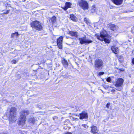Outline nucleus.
<instances>
[{"label":"nucleus","mask_w":134,"mask_h":134,"mask_svg":"<svg viewBox=\"0 0 134 134\" xmlns=\"http://www.w3.org/2000/svg\"><path fill=\"white\" fill-rule=\"evenodd\" d=\"M132 62L133 64H134V58H133L132 60Z\"/></svg>","instance_id":"f704fd0d"},{"label":"nucleus","mask_w":134,"mask_h":134,"mask_svg":"<svg viewBox=\"0 0 134 134\" xmlns=\"http://www.w3.org/2000/svg\"><path fill=\"white\" fill-rule=\"evenodd\" d=\"M35 120L34 118H30L28 120L29 123L31 125L34 124L35 122Z\"/></svg>","instance_id":"a211bd4d"},{"label":"nucleus","mask_w":134,"mask_h":134,"mask_svg":"<svg viewBox=\"0 0 134 134\" xmlns=\"http://www.w3.org/2000/svg\"><path fill=\"white\" fill-rule=\"evenodd\" d=\"M124 80L121 78H118L115 81V86L117 87H120L122 86L124 82Z\"/></svg>","instance_id":"6e6552de"},{"label":"nucleus","mask_w":134,"mask_h":134,"mask_svg":"<svg viewBox=\"0 0 134 134\" xmlns=\"http://www.w3.org/2000/svg\"><path fill=\"white\" fill-rule=\"evenodd\" d=\"M133 52L134 53V50H133Z\"/></svg>","instance_id":"a19ab883"},{"label":"nucleus","mask_w":134,"mask_h":134,"mask_svg":"<svg viewBox=\"0 0 134 134\" xmlns=\"http://www.w3.org/2000/svg\"><path fill=\"white\" fill-rule=\"evenodd\" d=\"M104 74V72H99V75H102Z\"/></svg>","instance_id":"c756f323"},{"label":"nucleus","mask_w":134,"mask_h":134,"mask_svg":"<svg viewBox=\"0 0 134 134\" xmlns=\"http://www.w3.org/2000/svg\"><path fill=\"white\" fill-rule=\"evenodd\" d=\"M111 50L115 54H117L118 53V48L116 47L112 46L111 47Z\"/></svg>","instance_id":"2eb2a0df"},{"label":"nucleus","mask_w":134,"mask_h":134,"mask_svg":"<svg viewBox=\"0 0 134 134\" xmlns=\"http://www.w3.org/2000/svg\"><path fill=\"white\" fill-rule=\"evenodd\" d=\"M103 62L100 59H97L94 62V68L96 70H99L102 68L103 65Z\"/></svg>","instance_id":"423d86ee"},{"label":"nucleus","mask_w":134,"mask_h":134,"mask_svg":"<svg viewBox=\"0 0 134 134\" xmlns=\"http://www.w3.org/2000/svg\"><path fill=\"white\" fill-rule=\"evenodd\" d=\"M69 34L72 36L77 37V32L70 31L69 32Z\"/></svg>","instance_id":"dca6fc26"},{"label":"nucleus","mask_w":134,"mask_h":134,"mask_svg":"<svg viewBox=\"0 0 134 134\" xmlns=\"http://www.w3.org/2000/svg\"><path fill=\"white\" fill-rule=\"evenodd\" d=\"M66 38H68V37H67V36H66Z\"/></svg>","instance_id":"ea45409f"},{"label":"nucleus","mask_w":134,"mask_h":134,"mask_svg":"<svg viewBox=\"0 0 134 134\" xmlns=\"http://www.w3.org/2000/svg\"><path fill=\"white\" fill-rule=\"evenodd\" d=\"M70 18L71 19L74 21L76 22L77 20V19L76 17L73 14H71L70 15Z\"/></svg>","instance_id":"f3484780"},{"label":"nucleus","mask_w":134,"mask_h":134,"mask_svg":"<svg viewBox=\"0 0 134 134\" xmlns=\"http://www.w3.org/2000/svg\"><path fill=\"white\" fill-rule=\"evenodd\" d=\"M16 109L15 107H12L10 111V114L9 116V123H11L14 122L17 119L16 116Z\"/></svg>","instance_id":"7ed1b4c3"},{"label":"nucleus","mask_w":134,"mask_h":134,"mask_svg":"<svg viewBox=\"0 0 134 134\" xmlns=\"http://www.w3.org/2000/svg\"><path fill=\"white\" fill-rule=\"evenodd\" d=\"M112 2L115 4L119 5L122 3L123 0H111Z\"/></svg>","instance_id":"ddd939ff"},{"label":"nucleus","mask_w":134,"mask_h":134,"mask_svg":"<svg viewBox=\"0 0 134 134\" xmlns=\"http://www.w3.org/2000/svg\"><path fill=\"white\" fill-rule=\"evenodd\" d=\"M80 119H87L88 118V114L86 111H83L80 114Z\"/></svg>","instance_id":"9d476101"},{"label":"nucleus","mask_w":134,"mask_h":134,"mask_svg":"<svg viewBox=\"0 0 134 134\" xmlns=\"http://www.w3.org/2000/svg\"><path fill=\"white\" fill-rule=\"evenodd\" d=\"M63 134H72L71 132H67L64 133Z\"/></svg>","instance_id":"473e14b6"},{"label":"nucleus","mask_w":134,"mask_h":134,"mask_svg":"<svg viewBox=\"0 0 134 134\" xmlns=\"http://www.w3.org/2000/svg\"><path fill=\"white\" fill-rule=\"evenodd\" d=\"M108 82H110L111 81V79L110 77H108L107 80H106Z\"/></svg>","instance_id":"5701e85b"},{"label":"nucleus","mask_w":134,"mask_h":134,"mask_svg":"<svg viewBox=\"0 0 134 134\" xmlns=\"http://www.w3.org/2000/svg\"><path fill=\"white\" fill-rule=\"evenodd\" d=\"M101 91H102V92L103 93H105V92H103L102 90H101Z\"/></svg>","instance_id":"4c0bfd02"},{"label":"nucleus","mask_w":134,"mask_h":134,"mask_svg":"<svg viewBox=\"0 0 134 134\" xmlns=\"http://www.w3.org/2000/svg\"><path fill=\"white\" fill-rule=\"evenodd\" d=\"M19 34L18 32H16L14 33H13L12 34L11 37L12 38L14 37L15 36H18Z\"/></svg>","instance_id":"aec40b11"},{"label":"nucleus","mask_w":134,"mask_h":134,"mask_svg":"<svg viewBox=\"0 0 134 134\" xmlns=\"http://www.w3.org/2000/svg\"><path fill=\"white\" fill-rule=\"evenodd\" d=\"M77 4L84 10H88L89 8L88 3L85 0H80Z\"/></svg>","instance_id":"20e7f679"},{"label":"nucleus","mask_w":134,"mask_h":134,"mask_svg":"<svg viewBox=\"0 0 134 134\" xmlns=\"http://www.w3.org/2000/svg\"><path fill=\"white\" fill-rule=\"evenodd\" d=\"M84 21L88 25H90L91 23L90 21L88 18H85L84 19Z\"/></svg>","instance_id":"6ab92c4d"},{"label":"nucleus","mask_w":134,"mask_h":134,"mask_svg":"<svg viewBox=\"0 0 134 134\" xmlns=\"http://www.w3.org/2000/svg\"><path fill=\"white\" fill-rule=\"evenodd\" d=\"M110 103H108L106 105V107L107 108H108L110 106Z\"/></svg>","instance_id":"393cba45"},{"label":"nucleus","mask_w":134,"mask_h":134,"mask_svg":"<svg viewBox=\"0 0 134 134\" xmlns=\"http://www.w3.org/2000/svg\"><path fill=\"white\" fill-rule=\"evenodd\" d=\"M79 40L80 41V43L81 44H88L92 42V40L87 39L86 37L79 38Z\"/></svg>","instance_id":"0eeeda50"},{"label":"nucleus","mask_w":134,"mask_h":134,"mask_svg":"<svg viewBox=\"0 0 134 134\" xmlns=\"http://www.w3.org/2000/svg\"><path fill=\"white\" fill-rule=\"evenodd\" d=\"M10 11V10H7V12H4V14H8L9 13V12Z\"/></svg>","instance_id":"a878e982"},{"label":"nucleus","mask_w":134,"mask_h":134,"mask_svg":"<svg viewBox=\"0 0 134 134\" xmlns=\"http://www.w3.org/2000/svg\"><path fill=\"white\" fill-rule=\"evenodd\" d=\"M116 90L118 91H120L122 89L121 88H118L116 89Z\"/></svg>","instance_id":"7c9ffc66"},{"label":"nucleus","mask_w":134,"mask_h":134,"mask_svg":"<svg viewBox=\"0 0 134 134\" xmlns=\"http://www.w3.org/2000/svg\"><path fill=\"white\" fill-rule=\"evenodd\" d=\"M62 8L65 10H67V9L68 8L66 6L64 7H63Z\"/></svg>","instance_id":"cd10ccee"},{"label":"nucleus","mask_w":134,"mask_h":134,"mask_svg":"<svg viewBox=\"0 0 134 134\" xmlns=\"http://www.w3.org/2000/svg\"><path fill=\"white\" fill-rule=\"evenodd\" d=\"M57 118V117L56 116H55L53 118V119H55Z\"/></svg>","instance_id":"e433bc0d"},{"label":"nucleus","mask_w":134,"mask_h":134,"mask_svg":"<svg viewBox=\"0 0 134 134\" xmlns=\"http://www.w3.org/2000/svg\"><path fill=\"white\" fill-rule=\"evenodd\" d=\"M119 70L122 71H124V69H119Z\"/></svg>","instance_id":"c9c22d12"},{"label":"nucleus","mask_w":134,"mask_h":134,"mask_svg":"<svg viewBox=\"0 0 134 134\" xmlns=\"http://www.w3.org/2000/svg\"><path fill=\"white\" fill-rule=\"evenodd\" d=\"M107 26L111 30L115 31L118 29V27L116 25L111 24L109 23L107 25Z\"/></svg>","instance_id":"9b49d317"},{"label":"nucleus","mask_w":134,"mask_h":134,"mask_svg":"<svg viewBox=\"0 0 134 134\" xmlns=\"http://www.w3.org/2000/svg\"><path fill=\"white\" fill-rule=\"evenodd\" d=\"M30 25L31 27L37 30L41 31L42 30V27L41 23L37 20L32 21Z\"/></svg>","instance_id":"39448f33"},{"label":"nucleus","mask_w":134,"mask_h":134,"mask_svg":"<svg viewBox=\"0 0 134 134\" xmlns=\"http://www.w3.org/2000/svg\"><path fill=\"white\" fill-rule=\"evenodd\" d=\"M109 86H105L104 87L105 89L106 88H109Z\"/></svg>","instance_id":"2f4dec72"},{"label":"nucleus","mask_w":134,"mask_h":134,"mask_svg":"<svg viewBox=\"0 0 134 134\" xmlns=\"http://www.w3.org/2000/svg\"><path fill=\"white\" fill-rule=\"evenodd\" d=\"M63 37L62 36H60L57 40V45L59 48L61 49L62 48V41Z\"/></svg>","instance_id":"1a4fd4ad"},{"label":"nucleus","mask_w":134,"mask_h":134,"mask_svg":"<svg viewBox=\"0 0 134 134\" xmlns=\"http://www.w3.org/2000/svg\"><path fill=\"white\" fill-rule=\"evenodd\" d=\"M26 0H24V1H25Z\"/></svg>","instance_id":"37998d69"},{"label":"nucleus","mask_w":134,"mask_h":134,"mask_svg":"<svg viewBox=\"0 0 134 134\" xmlns=\"http://www.w3.org/2000/svg\"><path fill=\"white\" fill-rule=\"evenodd\" d=\"M133 52L134 53V50H133Z\"/></svg>","instance_id":"79ce46f5"},{"label":"nucleus","mask_w":134,"mask_h":134,"mask_svg":"<svg viewBox=\"0 0 134 134\" xmlns=\"http://www.w3.org/2000/svg\"><path fill=\"white\" fill-rule=\"evenodd\" d=\"M82 126H83L84 127H85L86 129H87L88 127V126L85 124H82Z\"/></svg>","instance_id":"b1692460"},{"label":"nucleus","mask_w":134,"mask_h":134,"mask_svg":"<svg viewBox=\"0 0 134 134\" xmlns=\"http://www.w3.org/2000/svg\"><path fill=\"white\" fill-rule=\"evenodd\" d=\"M95 36L99 40L103 41H104L106 43H109L111 40V38L108 35L105 31H101L100 34H96Z\"/></svg>","instance_id":"f257e3e1"},{"label":"nucleus","mask_w":134,"mask_h":134,"mask_svg":"<svg viewBox=\"0 0 134 134\" xmlns=\"http://www.w3.org/2000/svg\"><path fill=\"white\" fill-rule=\"evenodd\" d=\"M12 62L13 63L15 64L16 63V61L15 60H13L12 61Z\"/></svg>","instance_id":"c85d7f7f"},{"label":"nucleus","mask_w":134,"mask_h":134,"mask_svg":"<svg viewBox=\"0 0 134 134\" xmlns=\"http://www.w3.org/2000/svg\"><path fill=\"white\" fill-rule=\"evenodd\" d=\"M1 134H6V133H1Z\"/></svg>","instance_id":"58836bf2"},{"label":"nucleus","mask_w":134,"mask_h":134,"mask_svg":"<svg viewBox=\"0 0 134 134\" xmlns=\"http://www.w3.org/2000/svg\"><path fill=\"white\" fill-rule=\"evenodd\" d=\"M62 63L65 68H67L68 65V63L67 60L64 58L62 59Z\"/></svg>","instance_id":"4468645a"},{"label":"nucleus","mask_w":134,"mask_h":134,"mask_svg":"<svg viewBox=\"0 0 134 134\" xmlns=\"http://www.w3.org/2000/svg\"><path fill=\"white\" fill-rule=\"evenodd\" d=\"M7 5H6V4H5V6L6 7V8L7 7H10V4H7Z\"/></svg>","instance_id":"72a5a7b5"},{"label":"nucleus","mask_w":134,"mask_h":134,"mask_svg":"<svg viewBox=\"0 0 134 134\" xmlns=\"http://www.w3.org/2000/svg\"><path fill=\"white\" fill-rule=\"evenodd\" d=\"M109 90H110L113 93L115 92V90L113 88H112V89H110Z\"/></svg>","instance_id":"bb28decb"},{"label":"nucleus","mask_w":134,"mask_h":134,"mask_svg":"<svg viewBox=\"0 0 134 134\" xmlns=\"http://www.w3.org/2000/svg\"><path fill=\"white\" fill-rule=\"evenodd\" d=\"M91 128V132L94 134H98V130L97 127L93 125L90 127Z\"/></svg>","instance_id":"f8f14e48"},{"label":"nucleus","mask_w":134,"mask_h":134,"mask_svg":"<svg viewBox=\"0 0 134 134\" xmlns=\"http://www.w3.org/2000/svg\"><path fill=\"white\" fill-rule=\"evenodd\" d=\"M56 20V17L55 16H54L52 17L51 19V21L52 22H54Z\"/></svg>","instance_id":"4be33fe9"},{"label":"nucleus","mask_w":134,"mask_h":134,"mask_svg":"<svg viewBox=\"0 0 134 134\" xmlns=\"http://www.w3.org/2000/svg\"><path fill=\"white\" fill-rule=\"evenodd\" d=\"M71 4L70 2H67L65 3V6H66L68 8L70 7Z\"/></svg>","instance_id":"412c9836"},{"label":"nucleus","mask_w":134,"mask_h":134,"mask_svg":"<svg viewBox=\"0 0 134 134\" xmlns=\"http://www.w3.org/2000/svg\"><path fill=\"white\" fill-rule=\"evenodd\" d=\"M21 115L18 122L19 125L23 126L24 125L26 121V116L29 114V111L27 110H22L20 113Z\"/></svg>","instance_id":"f03ea898"}]
</instances>
